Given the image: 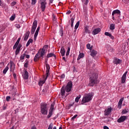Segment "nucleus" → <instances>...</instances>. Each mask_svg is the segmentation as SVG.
I'll list each match as a JSON object with an SVG mask.
<instances>
[{
	"label": "nucleus",
	"instance_id": "f257e3e1",
	"mask_svg": "<svg viewBox=\"0 0 129 129\" xmlns=\"http://www.w3.org/2000/svg\"><path fill=\"white\" fill-rule=\"evenodd\" d=\"M89 86H94V84H98L99 81H98V74H93L91 75L89 79Z\"/></svg>",
	"mask_w": 129,
	"mask_h": 129
},
{
	"label": "nucleus",
	"instance_id": "f03ea898",
	"mask_svg": "<svg viewBox=\"0 0 129 129\" xmlns=\"http://www.w3.org/2000/svg\"><path fill=\"white\" fill-rule=\"evenodd\" d=\"M93 96H94V93L93 92H90L85 94L82 100V104L91 101L93 98Z\"/></svg>",
	"mask_w": 129,
	"mask_h": 129
},
{
	"label": "nucleus",
	"instance_id": "7ed1b4c3",
	"mask_svg": "<svg viewBox=\"0 0 129 129\" xmlns=\"http://www.w3.org/2000/svg\"><path fill=\"white\" fill-rule=\"evenodd\" d=\"M117 18H120V11L118 10H114L112 13V20L116 21V24L119 23V19H116Z\"/></svg>",
	"mask_w": 129,
	"mask_h": 129
},
{
	"label": "nucleus",
	"instance_id": "20e7f679",
	"mask_svg": "<svg viewBox=\"0 0 129 129\" xmlns=\"http://www.w3.org/2000/svg\"><path fill=\"white\" fill-rule=\"evenodd\" d=\"M20 41H21V38L19 37L14 45L13 46V50L16 49L15 51V55L17 56L19 53H20V51H21V48H22V44L21 43L19 44Z\"/></svg>",
	"mask_w": 129,
	"mask_h": 129
},
{
	"label": "nucleus",
	"instance_id": "39448f33",
	"mask_svg": "<svg viewBox=\"0 0 129 129\" xmlns=\"http://www.w3.org/2000/svg\"><path fill=\"white\" fill-rule=\"evenodd\" d=\"M46 75L45 77H44V80H40L38 82V84L39 86H43V84L46 82V80H47V78H48V75H49V72H50V66L49 64L46 65Z\"/></svg>",
	"mask_w": 129,
	"mask_h": 129
},
{
	"label": "nucleus",
	"instance_id": "423d86ee",
	"mask_svg": "<svg viewBox=\"0 0 129 129\" xmlns=\"http://www.w3.org/2000/svg\"><path fill=\"white\" fill-rule=\"evenodd\" d=\"M48 105L46 103H42L40 106V111L43 115H47L48 113Z\"/></svg>",
	"mask_w": 129,
	"mask_h": 129
},
{
	"label": "nucleus",
	"instance_id": "0eeeda50",
	"mask_svg": "<svg viewBox=\"0 0 129 129\" xmlns=\"http://www.w3.org/2000/svg\"><path fill=\"white\" fill-rule=\"evenodd\" d=\"M38 24V21L36 20H35L33 22L32 28H31V34H34L35 33V31H36V29L37 28V25Z\"/></svg>",
	"mask_w": 129,
	"mask_h": 129
},
{
	"label": "nucleus",
	"instance_id": "6e6552de",
	"mask_svg": "<svg viewBox=\"0 0 129 129\" xmlns=\"http://www.w3.org/2000/svg\"><path fill=\"white\" fill-rule=\"evenodd\" d=\"M112 110V108L111 107H109L108 108L105 109L104 110V115L107 116L109 115L111 113V111Z\"/></svg>",
	"mask_w": 129,
	"mask_h": 129
},
{
	"label": "nucleus",
	"instance_id": "1a4fd4ad",
	"mask_svg": "<svg viewBox=\"0 0 129 129\" xmlns=\"http://www.w3.org/2000/svg\"><path fill=\"white\" fill-rule=\"evenodd\" d=\"M71 88H72V83L69 82L66 87V92H70Z\"/></svg>",
	"mask_w": 129,
	"mask_h": 129
},
{
	"label": "nucleus",
	"instance_id": "9d476101",
	"mask_svg": "<svg viewBox=\"0 0 129 129\" xmlns=\"http://www.w3.org/2000/svg\"><path fill=\"white\" fill-rule=\"evenodd\" d=\"M127 74V71L125 72L121 77V83H125L126 80V75Z\"/></svg>",
	"mask_w": 129,
	"mask_h": 129
},
{
	"label": "nucleus",
	"instance_id": "9b49d317",
	"mask_svg": "<svg viewBox=\"0 0 129 129\" xmlns=\"http://www.w3.org/2000/svg\"><path fill=\"white\" fill-rule=\"evenodd\" d=\"M40 5L42 12H45V10L46 9V5H47V3L42 1Z\"/></svg>",
	"mask_w": 129,
	"mask_h": 129
},
{
	"label": "nucleus",
	"instance_id": "f8f14e48",
	"mask_svg": "<svg viewBox=\"0 0 129 129\" xmlns=\"http://www.w3.org/2000/svg\"><path fill=\"white\" fill-rule=\"evenodd\" d=\"M126 119V116H122L119 119H117V122H123L124 120Z\"/></svg>",
	"mask_w": 129,
	"mask_h": 129
},
{
	"label": "nucleus",
	"instance_id": "ddd939ff",
	"mask_svg": "<svg viewBox=\"0 0 129 129\" xmlns=\"http://www.w3.org/2000/svg\"><path fill=\"white\" fill-rule=\"evenodd\" d=\"M101 31V29H100V28H96L93 31L92 34L94 35H97V34H98V33H100V32Z\"/></svg>",
	"mask_w": 129,
	"mask_h": 129
},
{
	"label": "nucleus",
	"instance_id": "4468645a",
	"mask_svg": "<svg viewBox=\"0 0 129 129\" xmlns=\"http://www.w3.org/2000/svg\"><path fill=\"white\" fill-rule=\"evenodd\" d=\"M39 31H40V27L38 26L36 29V31L34 34V41H36V40L37 39V37H38V34H39Z\"/></svg>",
	"mask_w": 129,
	"mask_h": 129
},
{
	"label": "nucleus",
	"instance_id": "2eb2a0df",
	"mask_svg": "<svg viewBox=\"0 0 129 129\" xmlns=\"http://www.w3.org/2000/svg\"><path fill=\"white\" fill-rule=\"evenodd\" d=\"M24 79L27 80L29 78V73L27 71H25L23 75Z\"/></svg>",
	"mask_w": 129,
	"mask_h": 129
},
{
	"label": "nucleus",
	"instance_id": "dca6fc26",
	"mask_svg": "<svg viewBox=\"0 0 129 129\" xmlns=\"http://www.w3.org/2000/svg\"><path fill=\"white\" fill-rule=\"evenodd\" d=\"M60 93L62 97H65V87H62L60 90Z\"/></svg>",
	"mask_w": 129,
	"mask_h": 129
},
{
	"label": "nucleus",
	"instance_id": "f3484780",
	"mask_svg": "<svg viewBox=\"0 0 129 129\" xmlns=\"http://www.w3.org/2000/svg\"><path fill=\"white\" fill-rule=\"evenodd\" d=\"M10 71H14L15 70V63L13 61L10 62Z\"/></svg>",
	"mask_w": 129,
	"mask_h": 129
},
{
	"label": "nucleus",
	"instance_id": "a211bd4d",
	"mask_svg": "<svg viewBox=\"0 0 129 129\" xmlns=\"http://www.w3.org/2000/svg\"><path fill=\"white\" fill-rule=\"evenodd\" d=\"M30 36V32L29 31H27L25 34H24V40L27 41L28 39H29V36Z\"/></svg>",
	"mask_w": 129,
	"mask_h": 129
},
{
	"label": "nucleus",
	"instance_id": "6ab92c4d",
	"mask_svg": "<svg viewBox=\"0 0 129 129\" xmlns=\"http://www.w3.org/2000/svg\"><path fill=\"white\" fill-rule=\"evenodd\" d=\"M124 99V98L122 97L119 100L118 103V107L119 108L121 107V105H122V101H123Z\"/></svg>",
	"mask_w": 129,
	"mask_h": 129
},
{
	"label": "nucleus",
	"instance_id": "aec40b11",
	"mask_svg": "<svg viewBox=\"0 0 129 129\" xmlns=\"http://www.w3.org/2000/svg\"><path fill=\"white\" fill-rule=\"evenodd\" d=\"M38 54L40 55V57H42V58H44V55H45V49L42 48L41 51L40 53H39Z\"/></svg>",
	"mask_w": 129,
	"mask_h": 129
},
{
	"label": "nucleus",
	"instance_id": "412c9836",
	"mask_svg": "<svg viewBox=\"0 0 129 129\" xmlns=\"http://www.w3.org/2000/svg\"><path fill=\"white\" fill-rule=\"evenodd\" d=\"M104 34L105 36H108V37H109V38H110V39L112 40L114 39V37H113V36H112V35H111V34L109 33V32H105Z\"/></svg>",
	"mask_w": 129,
	"mask_h": 129
},
{
	"label": "nucleus",
	"instance_id": "4be33fe9",
	"mask_svg": "<svg viewBox=\"0 0 129 129\" xmlns=\"http://www.w3.org/2000/svg\"><path fill=\"white\" fill-rule=\"evenodd\" d=\"M39 52L37 53L35 56L34 57V62H37V61H38V60H39V59L40 58V56H39Z\"/></svg>",
	"mask_w": 129,
	"mask_h": 129
},
{
	"label": "nucleus",
	"instance_id": "5701e85b",
	"mask_svg": "<svg viewBox=\"0 0 129 129\" xmlns=\"http://www.w3.org/2000/svg\"><path fill=\"white\" fill-rule=\"evenodd\" d=\"M96 55H97V51L95 50H92L91 51V56H92V57H94V56H96Z\"/></svg>",
	"mask_w": 129,
	"mask_h": 129
},
{
	"label": "nucleus",
	"instance_id": "b1692460",
	"mask_svg": "<svg viewBox=\"0 0 129 129\" xmlns=\"http://www.w3.org/2000/svg\"><path fill=\"white\" fill-rule=\"evenodd\" d=\"M60 54L61 56H65V48L64 47H62L60 49Z\"/></svg>",
	"mask_w": 129,
	"mask_h": 129
},
{
	"label": "nucleus",
	"instance_id": "393cba45",
	"mask_svg": "<svg viewBox=\"0 0 129 129\" xmlns=\"http://www.w3.org/2000/svg\"><path fill=\"white\" fill-rule=\"evenodd\" d=\"M84 57V53H80L79 54V56L77 58V60L79 61V60H80V59H81V58H83Z\"/></svg>",
	"mask_w": 129,
	"mask_h": 129
},
{
	"label": "nucleus",
	"instance_id": "a878e982",
	"mask_svg": "<svg viewBox=\"0 0 129 129\" xmlns=\"http://www.w3.org/2000/svg\"><path fill=\"white\" fill-rule=\"evenodd\" d=\"M9 71V66H7L3 71V74H7V73Z\"/></svg>",
	"mask_w": 129,
	"mask_h": 129
},
{
	"label": "nucleus",
	"instance_id": "bb28decb",
	"mask_svg": "<svg viewBox=\"0 0 129 129\" xmlns=\"http://www.w3.org/2000/svg\"><path fill=\"white\" fill-rule=\"evenodd\" d=\"M85 32L86 33V34H90L91 33L90 30H89V29L88 26H86L85 28Z\"/></svg>",
	"mask_w": 129,
	"mask_h": 129
},
{
	"label": "nucleus",
	"instance_id": "cd10ccee",
	"mask_svg": "<svg viewBox=\"0 0 129 129\" xmlns=\"http://www.w3.org/2000/svg\"><path fill=\"white\" fill-rule=\"evenodd\" d=\"M52 114H53V111H52V110H49V114L47 116V118H50V117H51V116H52Z\"/></svg>",
	"mask_w": 129,
	"mask_h": 129
},
{
	"label": "nucleus",
	"instance_id": "c85d7f7f",
	"mask_svg": "<svg viewBox=\"0 0 129 129\" xmlns=\"http://www.w3.org/2000/svg\"><path fill=\"white\" fill-rule=\"evenodd\" d=\"M30 43H33V39H30L28 41L26 44V47H29V46H30Z\"/></svg>",
	"mask_w": 129,
	"mask_h": 129
},
{
	"label": "nucleus",
	"instance_id": "c756f323",
	"mask_svg": "<svg viewBox=\"0 0 129 129\" xmlns=\"http://www.w3.org/2000/svg\"><path fill=\"white\" fill-rule=\"evenodd\" d=\"M53 56H55V54L53 53H48L47 54V58H50L51 57H53Z\"/></svg>",
	"mask_w": 129,
	"mask_h": 129
},
{
	"label": "nucleus",
	"instance_id": "7c9ffc66",
	"mask_svg": "<svg viewBox=\"0 0 129 129\" xmlns=\"http://www.w3.org/2000/svg\"><path fill=\"white\" fill-rule=\"evenodd\" d=\"M120 63H121V60L120 59L117 58L115 59V64H120Z\"/></svg>",
	"mask_w": 129,
	"mask_h": 129
},
{
	"label": "nucleus",
	"instance_id": "2f4dec72",
	"mask_svg": "<svg viewBox=\"0 0 129 129\" xmlns=\"http://www.w3.org/2000/svg\"><path fill=\"white\" fill-rule=\"evenodd\" d=\"M55 105V104L53 103H52L51 105V107H50V108L49 109V110H51V111H53L54 110V106Z\"/></svg>",
	"mask_w": 129,
	"mask_h": 129
},
{
	"label": "nucleus",
	"instance_id": "473e14b6",
	"mask_svg": "<svg viewBox=\"0 0 129 129\" xmlns=\"http://www.w3.org/2000/svg\"><path fill=\"white\" fill-rule=\"evenodd\" d=\"M80 98H81V95H79V96L77 97L75 99V101L76 102H78V101H79V99H80Z\"/></svg>",
	"mask_w": 129,
	"mask_h": 129
},
{
	"label": "nucleus",
	"instance_id": "72a5a7b5",
	"mask_svg": "<svg viewBox=\"0 0 129 129\" xmlns=\"http://www.w3.org/2000/svg\"><path fill=\"white\" fill-rule=\"evenodd\" d=\"M115 25L113 24H110V30H114Z\"/></svg>",
	"mask_w": 129,
	"mask_h": 129
},
{
	"label": "nucleus",
	"instance_id": "f704fd0d",
	"mask_svg": "<svg viewBox=\"0 0 129 129\" xmlns=\"http://www.w3.org/2000/svg\"><path fill=\"white\" fill-rule=\"evenodd\" d=\"M28 64H29V61H28V60H25V62L24 63V67L25 68H28Z\"/></svg>",
	"mask_w": 129,
	"mask_h": 129
},
{
	"label": "nucleus",
	"instance_id": "c9c22d12",
	"mask_svg": "<svg viewBox=\"0 0 129 129\" xmlns=\"http://www.w3.org/2000/svg\"><path fill=\"white\" fill-rule=\"evenodd\" d=\"M78 27H79V21H78L75 26V30H77V29H78Z\"/></svg>",
	"mask_w": 129,
	"mask_h": 129
},
{
	"label": "nucleus",
	"instance_id": "e433bc0d",
	"mask_svg": "<svg viewBox=\"0 0 129 129\" xmlns=\"http://www.w3.org/2000/svg\"><path fill=\"white\" fill-rule=\"evenodd\" d=\"M26 56V54H23L20 56V60H24L25 57Z\"/></svg>",
	"mask_w": 129,
	"mask_h": 129
},
{
	"label": "nucleus",
	"instance_id": "4c0bfd02",
	"mask_svg": "<svg viewBox=\"0 0 129 129\" xmlns=\"http://www.w3.org/2000/svg\"><path fill=\"white\" fill-rule=\"evenodd\" d=\"M91 45H90V43H88L87 44V48L89 50H91Z\"/></svg>",
	"mask_w": 129,
	"mask_h": 129
},
{
	"label": "nucleus",
	"instance_id": "58836bf2",
	"mask_svg": "<svg viewBox=\"0 0 129 129\" xmlns=\"http://www.w3.org/2000/svg\"><path fill=\"white\" fill-rule=\"evenodd\" d=\"M70 52V47H68L67 53H66V56H69Z\"/></svg>",
	"mask_w": 129,
	"mask_h": 129
},
{
	"label": "nucleus",
	"instance_id": "ea45409f",
	"mask_svg": "<svg viewBox=\"0 0 129 129\" xmlns=\"http://www.w3.org/2000/svg\"><path fill=\"white\" fill-rule=\"evenodd\" d=\"M15 18H16V15H13V16H12L11 17V18H10L11 21H14Z\"/></svg>",
	"mask_w": 129,
	"mask_h": 129
},
{
	"label": "nucleus",
	"instance_id": "a19ab883",
	"mask_svg": "<svg viewBox=\"0 0 129 129\" xmlns=\"http://www.w3.org/2000/svg\"><path fill=\"white\" fill-rule=\"evenodd\" d=\"M127 112H128V110L126 109H124L122 111V113L123 114H125V113H127Z\"/></svg>",
	"mask_w": 129,
	"mask_h": 129
},
{
	"label": "nucleus",
	"instance_id": "79ce46f5",
	"mask_svg": "<svg viewBox=\"0 0 129 129\" xmlns=\"http://www.w3.org/2000/svg\"><path fill=\"white\" fill-rule=\"evenodd\" d=\"M53 128V123H51L49 126H48V129H52Z\"/></svg>",
	"mask_w": 129,
	"mask_h": 129
},
{
	"label": "nucleus",
	"instance_id": "37998d69",
	"mask_svg": "<svg viewBox=\"0 0 129 129\" xmlns=\"http://www.w3.org/2000/svg\"><path fill=\"white\" fill-rule=\"evenodd\" d=\"M83 10H84V12H87V6H84Z\"/></svg>",
	"mask_w": 129,
	"mask_h": 129
},
{
	"label": "nucleus",
	"instance_id": "c03bdc74",
	"mask_svg": "<svg viewBox=\"0 0 129 129\" xmlns=\"http://www.w3.org/2000/svg\"><path fill=\"white\" fill-rule=\"evenodd\" d=\"M77 116H78V115L76 114L72 118L71 120H74L75 119V118H76V117H77Z\"/></svg>",
	"mask_w": 129,
	"mask_h": 129
},
{
	"label": "nucleus",
	"instance_id": "a18cd8bd",
	"mask_svg": "<svg viewBox=\"0 0 129 129\" xmlns=\"http://www.w3.org/2000/svg\"><path fill=\"white\" fill-rule=\"evenodd\" d=\"M4 65L5 63H4L3 62H0V68H3Z\"/></svg>",
	"mask_w": 129,
	"mask_h": 129
},
{
	"label": "nucleus",
	"instance_id": "49530a36",
	"mask_svg": "<svg viewBox=\"0 0 129 129\" xmlns=\"http://www.w3.org/2000/svg\"><path fill=\"white\" fill-rule=\"evenodd\" d=\"M15 27L16 28H17V29H20V28H21V25L19 24H17L15 25Z\"/></svg>",
	"mask_w": 129,
	"mask_h": 129
},
{
	"label": "nucleus",
	"instance_id": "de8ad7c7",
	"mask_svg": "<svg viewBox=\"0 0 129 129\" xmlns=\"http://www.w3.org/2000/svg\"><path fill=\"white\" fill-rule=\"evenodd\" d=\"M37 3V0H32V5H36Z\"/></svg>",
	"mask_w": 129,
	"mask_h": 129
},
{
	"label": "nucleus",
	"instance_id": "09e8293b",
	"mask_svg": "<svg viewBox=\"0 0 129 129\" xmlns=\"http://www.w3.org/2000/svg\"><path fill=\"white\" fill-rule=\"evenodd\" d=\"M10 99H11V97L10 96H7L6 97V100L7 101H10Z\"/></svg>",
	"mask_w": 129,
	"mask_h": 129
},
{
	"label": "nucleus",
	"instance_id": "8fccbe9b",
	"mask_svg": "<svg viewBox=\"0 0 129 129\" xmlns=\"http://www.w3.org/2000/svg\"><path fill=\"white\" fill-rule=\"evenodd\" d=\"M89 3V0H86L85 2L84 3L85 6H87V4Z\"/></svg>",
	"mask_w": 129,
	"mask_h": 129
},
{
	"label": "nucleus",
	"instance_id": "3c124183",
	"mask_svg": "<svg viewBox=\"0 0 129 129\" xmlns=\"http://www.w3.org/2000/svg\"><path fill=\"white\" fill-rule=\"evenodd\" d=\"M71 24H74V18L71 19Z\"/></svg>",
	"mask_w": 129,
	"mask_h": 129
},
{
	"label": "nucleus",
	"instance_id": "603ef678",
	"mask_svg": "<svg viewBox=\"0 0 129 129\" xmlns=\"http://www.w3.org/2000/svg\"><path fill=\"white\" fill-rule=\"evenodd\" d=\"M16 4H17L16 2H13L11 3V6H12V7H14V6H15Z\"/></svg>",
	"mask_w": 129,
	"mask_h": 129
},
{
	"label": "nucleus",
	"instance_id": "864d4df0",
	"mask_svg": "<svg viewBox=\"0 0 129 129\" xmlns=\"http://www.w3.org/2000/svg\"><path fill=\"white\" fill-rule=\"evenodd\" d=\"M60 78L62 79L65 78V75L64 74H62L60 76Z\"/></svg>",
	"mask_w": 129,
	"mask_h": 129
},
{
	"label": "nucleus",
	"instance_id": "5fc2aeb1",
	"mask_svg": "<svg viewBox=\"0 0 129 129\" xmlns=\"http://www.w3.org/2000/svg\"><path fill=\"white\" fill-rule=\"evenodd\" d=\"M3 6H4V4H3L2 0H0V7H3Z\"/></svg>",
	"mask_w": 129,
	"mask_h": 129
},
{
	"label": "nucleus",
	"instance_id": "6e6d98bb",
	"mask_svg": "<svg viewBox=\"0 0 129 129\" xmlns=\"http://www.w3.org/2000/svg\"><path fill=\"white\" fill-rule=\"evenodd\" d=\"M67 15H70V14H71V11H69L67 12Z\"/></svg>",
	"mask_w": 129,
	"mask_h": 129
},
{
	"label": "nucleus",
	"instance_id": "4d7b16f0",
	"mask_svg": "<svg viewBox=\"0 0 129 129\" xmlns=\"http://www.w3.org/2000/svg\"><path fill=\"white\" fill-rule=\"evenodd\" d=\"M25 56H26V57L27 59H29V58H30V55H28V54L26 55V54H25Z\"/></svg>",
	"mask_w": 129,
	"mask_h": 129
},
{
	"label": "nucleus",
	"instance_id": "13d9d810",
	"mask_svg": "<svg viewBox=\"0 0 129 129\" xmlns=\"http://www.w3.org/2000/svg\"><path fill=\"white\" fill-rule=\"evenodd\" d=\"M103 129H109L107 126H104Z\"/></svg>",
	"mask_w": 129,
	"mask_h": 129
},
{
	"label": "nucleus",
	"instance_id": "bf43d9fd",
	"mask_svg": "<svg viewBox=\"0 0 129 129\" xmlns=\"http://www.w3.org/2000/svg\"><path fill=\"white\" fill-rule=\"evenodd\" d=\"M31 129H37V127L36 126H32Z\"/></svg>",
	"mask_w": 129,
	"mask_h": 129
},
{
	"label": "nucleus",
	"instance_id": "052dcab7",
	"mask_svg": "<svg viewBox=\"0 0 129 129\" xmlns=\"http://www.w3.org/2000/svg\"><path fill=\"white\" fill-rule=\"evenodd\" d=\"M62 59H63L64 61H66V57H65V56H63V57H62Z\"/></svg>",
	"mask_w": 129,
	"mask_h": 129
},
{
	"label": "nucleus",
	"instance_id": "680f3d73",
	"mask_svg": "<svg viewBox=\"0 0 129 129\" xmlns=\"http://www.w3.org/2000/svg\"><path fill=\"white\" fill-rule=\"evenodd\" d=\"M17 75H16V74H13V77H14V78H16Z\"/></svg>",
	"mask_w": 129,
	"mask_h": 129
},
{
	"label": "nucleus",
	"instance_id": "e2e57ef3",
	"mask_svg": "<svg viewBox=\"0 0 129 129\" xmlns=\"http://www.w3.org/2000/svg\"><path fill=\"white\" fill-rule=\"evenodd\" d=\"M53 20L56 21V17L55 16L53 17Z\"/></svg>",
	"mask_w": 129,
	"mask_h": 129
},
{
	"label": "nucleus",
	"instance_id": "0e129e2a",
	"mask_svg": "<svg viewBox=\"0 0 129 129\" xmlns=\"http://www.w3.org/2000/svg\"><path fill=\"white\" fill-rule=\"evenodd\" d=\"M53 3V0L49 1V4H52Z\"/></svg>",
	"mask_w": 129,
	"mask_h": 129
},
{
	"label": "nucleus",
	"instance_id": "69168bd1",
	"mask_svg": "<svg viewBox=\"0 0 129 129\" xmlns=\"http://www.w3.org/2000/svg\"><path fill=\"white\" fill-rule=\"evenodd\" d=\"M48 47V45H45L43 48H47Z\"/></svg>",
	"mask_w": 129,
	"mask_h": 129
},
{
	"label": "nucleus",
	"instance_id": "338daca9",
	"mask_svg": "<svg viewBox=\"0 0 129 129\" xmlns=\"http://www.w3.org/2000/svg\"><path fill=\"white\" fill-rule=\"evenodd\" d=\"M73 24H74V23H71V27H73Z\"/></svg>",
	"mask_w": 129,
	"mask_h": 129
},
{
	"label": "nucleus",
	"instance_id": "774afa93",
	"mask_svg": "<svg viewBox=\"0 0 129 129\" xmlns=\"http://www.w3.org/2000/svg\"><path fill=\"white\" fill-rule=\"evenodd\" d=\"M14 128H15V127L13 126L10 129H14Z\"/></svg>",
	"mask_w": 129,
	"mask_h": 129
}]
</instances>
